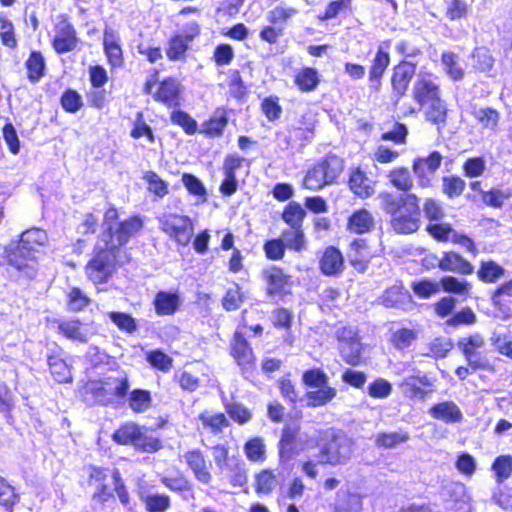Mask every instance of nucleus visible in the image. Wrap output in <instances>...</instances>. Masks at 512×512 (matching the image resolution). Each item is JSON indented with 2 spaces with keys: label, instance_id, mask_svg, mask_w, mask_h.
Instances as JSON below:
<instances>
[{
  "label": "nucleus",
  "instance_id": "1",
  "mask_svg": "<svg viewBox=\"0 0 512 512\" xmlns=\"http://www.w3.org/2000/svg\"><path fill=\"white\" fill-rule=\"evenodd\" d=\"M379 198L383 210L391 215V225L397 233H413L419 228L420 210L414 194L398 197L392 193H381Z\"/></svg>",
  "mask_w": 512,
  "mask_h": 512
},
{
  "label": "nucleus",
  "instance_id": "2",
  "mask_svg": "<svg viewBox=\"0 0 512 512\" xmlns=\"http://www.w3.org/2000/svg\"><path fill=\"white\" fill-rule=\"evenodd\" d=\"M343 161L337 156H328L306 173L303 185L310 190H319L332 183L342 172Z\"/></svg>",
  "mask_w": 512,
  "mask_h": 512
},
{
  "label": "nucleus",
  "instance_id": "3",
  "mask_svg": "<svg viewBox=\"0 0 512 512\" xmlns=\"http://www.w3.org/2000/svg\"><path fill=\"white\" fill-rule=\"evenodd\" d=\"M161 230L176 243L187 246L193 236L194 227L188 216L167 213L159 218Z\"/></svg>",
  "mask_w": 512,
  "mask_h": 512
},
{
  "label": "nucleus",
  "instance_id": "4",
  "mask_svg": "<svg viewBox=\"0 0 512 512\" xmlns=\"http://www.w3.org/2000/svg\"><path fill=\"white\" fill-rule=\"evenodd\" d=\"M352 441L344 435H333L320 450L319 463L333 466L346 464L352 457Z\"/></svg>",
  "mask_w": 512,
  "mask_h": 512
},
{
  "label": "nucleus",
  "instance_id": "5",
  "mask_svg": "<svg viewBox=\"0 0 512 512\" xmlns=\"http://www.w3.org/2000/svg\"><path fill=\"white\" fill-rule=\"evenodd\" d=\"M143 226L141 218L138 216L130 217L115 226L109 227V233L102 235L106 249H115L128 242L130 237L135 235Z\"/></svg>",
  "mask_w": 512,
  "mask_h": 512
},
{
  "label": "nucleus",
  "instance_id": "6",
  "mask_svg": "<svg viewBox=\"0 0 512 512\" xmlns=\"http://www.w3.org/2000/svg\"><path fill=\"white\" fill-rule=\"evenodd\" d=\"M412 97L421 107L439 98L440 86L437 77L429 72H419L412 87Z\"/></svg>",
  "mask_w": 512,
  "mask_h": 512
},
{
  "label": "nucleus",
  "instance_id": "7",
  "mask_svg": "<svg viewBox=\"0 0 512 512\" xmlns=\"http://www.w3.org/2000/svg\"><path fill=\"white\" fill-rule=\"evenodd\" d=\"M299 432L300 428L296 425L283 428L278 445L280 463L284 464L289 462L304 449V441Z\"/></svg>",
  "mask_w": 512,
  "mask_h": 512
},
{
  "label": "nucleus",
  "instance_id": "8",
  "mask_svg": "<svg viewBox=\"0 0 512 512\" xmlns=\"http://www.w3.org/2000/svg\"><path fill=\"white\" fill-rule=\"evenodd\" d=\"M111 249L104 248L86 266V274L95 284L107 282L113 272Z\"/></svg>",
  "mask_w": 512,
  "mask_h": 512
},
{
  "label": "nucleus",
  "instance_id": "9",
  "mask_svg": "<svg viewBox=\"0 0 512 512\" xmlns=\"http://www.w3.org/2000/svg\"><path fill=\"white\" fill-rule=\"evenodd\" d=\"M484 346V337L479 333L461 337L457 343V347L461 350L469 366L473 370L483 368L485 366V360L481 356L480 352Z\"/></svg>",
  "mask_w": 512,
  "mask_h": 512
},
{
  "label": "nucleus",
  "instance_id": "10",
  "mask_svg": "<svg viewBox=\"0 0 512 512\" xmlns=\"http://www.w3.org/2000/svg\"><path fill=\"white\" fill-rule=\"evenodd\" d=\"M28 232H22L19 239L5 250L7 261L18 270L28 267L32 259V242L25 238Z\"/></svg>",
  "mask_w": 512,
  "mask_h": 512
},
{
  "label": "nucleus",
  "instance_id": "11",
  "mask_svg": "<svg viewBox=\"0 0 512 512\" xmlns=\"http://www.w3.org/2000/svg\"><path fill=\"white\" fill-rule=\"evenodd\" d=\"M182 458L198 482L210 485L212 482L211 463L206 459L203 451L197 448L190 449L182 455Z\"/></svg>",
  "mask_w": 512,
  "mask_h": 512
},
{
  "label": "nucleus",
  "instance_id": "12",
  "mask_svg": "<svg viewBox=\"0 0 512 512\" xmlns=\"http://www.w3.org/2000/svg\"><path fill=\"white\" fill-rule=\"evenodd\" d=\"M78 45L76 30L64 17H60L56 24L53 48L59 54L73 51Z\"/></svg>",
  "mask_w": 512,
  "mask_h": 512
},
{
  "label": "nucleus",
  "instance_id": "13",
  "mask_svg": "<svg viewBox=\"0 0 512 512\" xmlns=\"http://www.w3.org/2000/svg\"><path fill=\"white\" fill-rule=\"evenodd\" d=\"M339 349L343 360L350 365H357L361 360V343L357 335L350 328L339 332Z\"/></svg>",
  "mask_w": 512,
  "mask_h": 512
},
{
  "label": "nucleus",
  "instance_id": "14",
  "mask_svg": "<svg viewBox=\"0 0 512 512\" xmlns=\"http://www.w3.org/2000/svg\"><path fill=\"white\" fill-rule=\"evenodd\" d=\"M128 379L126 376L109 377L100 386H95V401L100 404H108L113 401L112 396L123 397L128 390Z\"/></svg>",
  "mask_w": 512,
  "mask_h": 512
},
{
  "label": "nucleus",
  "instance_id": "15",
  "mask_svg": "<svg viewBox=\"0 0 512 512\" xmlns=\"http://www.w3.org/2000/svg\"><path fill=\"white\" fill-rule=\"evenodd\" d=\"M415 72L416 66L408 61H403L393 68L391 85L396 101L405 95Z\"/></svg>",
  "mask_w": 512,
  "mask_h": 512
},
{
  "label": "nucleus",
  "instance_id": "16",
  "mask_svg": "<svg viewBox=\"0 0 512 512\" xmlns=\"http://www.w3.org/2000/svg\"><path fill=\"white\" fill-rule=\"evenodd\" d=\"M231 355L243 369H248L254 364L252 348L240 331L234 333L231 341Z\"/></svg>",
  "mask_w": 512,
  "mask_h": 512
},
{
  "label": "nucleus",
  "instance_id": "17",
  "mask_svg": "<svg viewBox=\"0 0 512 512\" xmlns=\"http://www.w3.org/2000/svg\"><path fill=\"white\" fill-rule=\"evenodd\" d=\"M442 156L438 152L431 153L426 158H417L413 163V171L419 179L421 186L429 184V176L434 174L439 168Z\"/></svg>",
  "mask_w": 512,
  "mask_h": 512
},
{
  "label": "nucleus",
  "instance_id": "18",
  "mask_svg": "<svg viewBox=\"0 0 512 512\" xmlns=\"http://www.w3.org/2000/svg\"><path fill=\"white\" fill-rule=\"evenodd\" d=\"M198 34L197 27L193 28L190 33H182L173 36L166 49V55L170 61H179L185 58L189 44Z\"/></svg>",
  "mask_w": 512,
  "mask_h": 512
},
{
  "label": "nucleus",
  "instance_id": "19",
  "mask_svg": "<svg viewBox=\"0 0 512 512\" xmlns=\"http://www.w3.org/2000/svg\"><path fill=\"white\" fill-rule=\"evenodd\" d=\"M182 90L183 87L178 80L168 78L160 83L155 98L168 107H176L180 105Z\"/></svg>",
  "mask_w": 512,
  "mask_h": 512
},
{
  "label": "nucleus",
  "instance_id": "20",
  "mask_svg": "<svg viewBox=\"0 0 512 512\" xmlns=\"http://www.w3.org/2000/svg\"><path fill=\"white\" fill-rule=\"evenodd\" d=\"M319 267L326 276L340 274L344 268V259L340 250L333 246L327 247L319 260Z\"/></svg>",
  "mask_w": 512,
  "mask_h": 512
},
{
  "label": "nucleus",
  "instance_id": "21",
  "mask_svg": "<svg viewBox=\"0 0 512 512\" xmlns=\"http://www.w3.org/2000/svg\"><path fill=\"white\" fill-rule=\"evenodd\" d=\"M103 46L108 63L111 67H121L124 62L122 48L119 43V36L112 29H105Z\"/></svg>",
  "mask_w": 512,
  "mask_h": 512
},
{
  "label": "nucleus",
  "instance_id": "22",
  "mask_svg": "<svg viewBox=\"0 0 512 512\" xmlns=\"http://www.w3.org/2000/svg\"><path fill=\"white\" fill-rule=\"evenodd\" d=\"M432 418L445 423H459L463 419V413L453 401H443L433 405L429 409Z\"/></svg>",
  "mask_w": 512,
  "mask_h": 512
},
{
  "label": "nucleus",
  "instance_id": "23",
  "mask_svg": "<svg viewBox=\"0 0 512 512\" xmlns=\"http://www.w3.org/2000/svg\"><path fill=\"white\" fill-rule=\"evenodd\" d=\"M390 56L387 52L383 51L380 47L372 60L369 69V82L370 88L374 91H379L381 87V79L385 70L389 66Z\"/></svg>",
  "mask_w": 512,
  "mask_h": 512
},
{
  "label": "nucleus",
  "instance_id": "24",
  "mask_svg": "<svg viewBox=\"0 0 512 512\" xmlns=\"http://www.w3.org/2000/svg\"><path fill=\"white\" fill-rule=\"evenodd\" d=\"M58 330L63 336L73 341L87 342L89 338L88 327L77 319L59 321Z\"/></svg>",
  "mask_w": 512,
  "mask_h": 512
},
{
  "label": "nucleus",
  "instance_id": "25",
  "mask_svg": "<svg viewBox=\"0 0 512 512\" xmlns=\"http://www.w3.org/2000/svg\"><path fill=\"white\" fill-rule=\"evenodd\" d=\"M263 275L270 295L282 293L289 286L290 277L276 266L266 269Z\"/></svg>",
  "mask_w": 512,
  "mask_h": 512
},
{
  "label": "nucleus",
  "instance_id": "26",
  "mask_svg": "<svg viewBox=\"0 0 512 512\" xmlns=\"http://www.w3.org/2000/svg\"><path fill=\"white\" fill-rule=\"evenodd\" d=\"M349 186L352 192L361 198H368L375 192L374 182L359 168L352 171Z\"/></svg>",
  "mask_w": 512,
  "mask_h": 512
},
{
  "label": "nucleus",
  "instance_id": "27",
  "mask_svg": "<svg viewBox=\"0 0 512 512\" xmlns=\"http://www.w3.org/2000/svg\"><path fill=\"white\" fill-rule=\"evenodd\" d=\"M63 352L50 355L48 358L49 369L54 379L59 383H69L72 381L70 365L63 357Z\"/></svg>",
  "mask_w": 512,
  "mask_h": 512
},
{
  "label": "nucleus",
  "instance_id": "28",
  "mask_svg": "<svg viewBox=\"0 0 512 512\" xmlns=\"http://www.w3.org/2000/svg\"><path fill=\"white\" fill-rule=\"evenodd\" d=\"M181 304L179 295L176 292L160 291L154 299V306L158 315H172Z\"/></svg>",
  "mask_w": 512,
  "mask_h": 512
},
{
  "label": "nucleus",
  "instance_id": "29",
  "mask_svg": "<svg viewBox=\"0 0 512 512\" xmlns=\"http://www.w3.org/2000/svg\"><path fill=\"white\" fill-rule=\"evenodd\" d=\"M439 267L444 271H453L469 275L473 273V266L454 252L444 253L438 261Z\"/></svg>",
  "mask_w": 512,
  "mask_h": 512
},
{
  "label": "nucleus",
  "instance_id": "30",
  "mask_svg": "<svg viewBox=\"0 0 512 512\" xmlns=\"http://www.w3.org/2000/svg\"><path fill=\"white\" fill-rule=\"evenodd\" d=\"M374 225L372 214L366 209L355 211L349 218L348 229L357 234L370 231Z\"/></svg>",
  "mask_w": 512,
  "mask_h": 512
},
{
  "label": "nucleus",
  "instance_id": "31",
  "mask_svg": "<svg viewBox=\"0 0 512 512\" xmlns=\"http://www.w3.org/2000/svg\"><path fill=\"white\" fill-rule=\"evenodd\" d=\"M336 394V389L329 386L327 383L307 392V404L311 407L323 406L333 400Z\"/></svg>",
  "mask_w": 512,
  "mask_h": 512
},
{
  "label": "nucleus",
  "instance_id": "32",
  "mask_svg": "<svg viewBox=\"0 0 512 512\" xmlns=\"http://www.w3.org/2000/svg\"><path fill=\"white\" fill-rule=\"evenodd\" d=\"M472 115L484 129L495 130L499 122V112L490 107L473 108Z\"/></svg>",
  "mask_w": 512,
  "mask_h": 512
},
{
  "label": "nucleus",
  "instance_id": "33",
  "mask_svg": "<svg viewBox=\"0 0 512 512\" xmlns=\"http://www.w3.org/2000/svg\"><path fill=\"white\" fill-rule=\"evenodd\" d=\"M277 485V475L271 469H263L255 475V491L259 494H269Z\"/></svg>",
  "mask_w": 512,
  "mask_h": 512
},
{
  "label": "nucleus",
  "instance_id": "34",
  "mask_svg": "<svg viewBox=\"0 0 512 512\" xmlns=\"http://www.w3.org/2000/svg\"><path fill=\"white\" fill-rule=\"evenodd\" d=\"M426 105V120L436 125L444 124L447 118V106L445 101L439 97L436 100L428 102Z\"/></svg>",
  "mask_w": 512,
  "mask_h": 512
},
{
  "label": "nucleus",
  "instance_id": "35",
  "mask_svg": "<svg viewBox=\"0 0 512 512\" xmlns=\"http://www.w3.org/2000/svg\"><path fill=\"white\" fill-rule=\"evenodd\" d=\"M244 453L249 461L263 463L266 460V445L261 437H254L244 445Z\"/></svg>",
  "mask_w": 512,
  "mask_h": 512
},
{
  "label": "nucleus",
  "instance_id": "36",
  "mask_svg": "<svg viewBox=\"0 0 512 512\" xmlns=\"http://www.w3.org/2000/svg\"><path fill=\"white\" fill-rule=\"evenodd\" d=\"M390 183L398 190L407 192L413 187V179L407 168L397 167L388 174Z\"/></svg>",
  "mask_w": 512,
  "mask_h": 512
},
{
  "label": "nucleus",
  "instance_id": "37",
  "mask_svg": "<svg viewBox=\"0 0 512 512\" xmlns=\"http://www.w3.org/2000/svg\"><path fill=\"white\" fill-rule=\"evenodd\" d=\"M141 427L135 423L128 422L119 427L113 434V440L119 444L134 446Z\"/></svg>",
  "mask_w": 512,
  "mask_h": 512
},
{
  "label": "nucleus",
  "instance_id": "38",
  "mask_svg": "<svg viewBox=\"0 0 512 512\" xmlns=\"http://www.w3.org/2000/svg\"><path fill=\"white\" fill-rule=\"evenodd\" d=\"M282 241L285 248L300 252L306 246V239L302 228H290L282 232Z\"/></svg>",
  "mask_w": 512,
  "mask_h": 512
},
{
  "label": "nucleus",
  "instance_id": "39",
  "mask_svg": "<svg viewBox=\"0 0 512 512\" xmlns=\"http://www.w3.org/2000/svg\"><path fill=\"white\" fill-rule=\"evenodd\" d=\"M505 273L502 266L494 261H482L477 272L478 278L486 283H494L498 281Z\"/></svg>",
  "mask_w": 512,
  "mask_h": 512
},
{
  "label": "nucleus",
  "instance_id": "40",
  "mask_svg": "<svg viewBox=\"0 0 512 512\" xmlns=\"http://www.w3.org/2000/svg\"><path fill=\"white\" fill-rule=\"evenodd\" d=\"M446 74L454 81L464 77V69L459 63V57L453 52H444L441 57Z\"/></svg>",
  "mask_w": 512,
  "mask_h": 512
},
{
  "label": "nucleus",
  "instance_id": "41",
  "mask_svg": "<svg viewBox=\"0 0 512 512\" xmlns=\"http://www.w3.org/2000/svg\"><path fill=\"white\" fill-rule=\"evenodd\" d=\"M306 212L297 202H290L284 209L282 218L290 228H302Z\"/></svg>",
  "mask_w": 512,
  "mask_h": 512
},
{
  "label": "nucleus",
  "instance_id": "42",
  "mask_svg": "<svg viewBox=\"0 0 512 512\" xmlns=\"http://www.w3.org/2000/svg\"><path fill=\"white\" fill-rule=\"evenodd\" d=\"M295 83L303 92L313 91L319 83L318 72L314 68H303L297 73Z\"/></svg>",
  "mask_w": 512,
  "mask_h": 512
},
{
  "label": "nucleus",
  "instance_id": "43",
  "mask_svg": "<svg viewBox=\"0 0 512 512\" xmlns=\"http://www.w3.org/2000/svg\"><path fill=\"white\" fill-rule=\"evenodd\" d=\"M199 420L204 428L210 429L212 432H220L224 427L229 425L226 416L223 413H213L204 411L199 414Z\"/></svg>",
  "mask_w": 512,
  "mask_h": 512
},
{
  "label": "nucleus",
  "instance_id": "44",
  "mask_svg": "<svg viewBox=\"0 0 512 512\" xmlns=\"http://www.w3.org/2000/svg\"><path fill=\"white\" fill-rule=\"evenodd\" d=\"M410 296L401 286L388 288L381 297V302L386 307H400Z\"/></svg>",
  "mask_w": 512,
  "mask_h": 512
},
{
  "label": "nucleus",
  "instance_id": "45",
  "mask_svg": "<svg viewBox=\"0 0 512 512\" xmlns=\"http://www.w3.org/2000/svg\"><path fill=\"white\" fill-rule=\"evenodd\" d=\"M226 125L227 116L225 109L217 108L210 120L203 125V129L210 136H218L223 132Z\"/></svg>",
  "mask_w": 512,
  "mask_h": 512
},
{
  "label": "nucleus",
  "instance_id": "46",
  "mask_svg": "<svg viewBox=\"0 0 512 512\" xmlns=\"http://www.w3.org/2000/svg\"><path fill=\"white\" fill-rule=\"evenodd\" d=\"M134 447L143 452L151 453L161 449L162 444L160 440L152 433H149L146 428L141 427L139 437H137Z\"/></svg>",
  "mask_w": 512,
  "mask_h": 512
},
{
  "label": "nucleus",
  "instance_id": "47",
  "mask_svg": "<svg viewBox=\"0 0 512 512\" xmlns=\"http://www.w3.org/2000/svg\"><path fill=\"white\" fill-rule=\"evenodd\" d=\"M492 470L495 473L496 481L498 483H502L508 479L512 475V456H498L492 464Z\"/></svg>",
  "mask_w": 512,
  "mask_h": 512
},
{
  "label": "nucleus",
  "instance_id": "48",
  "mask_svg": "<svg viewBox=\"0 0 512 512\" xmlns=\"http://www.w3.org/2000/svg\"><path fill=\"white\" fill-rule=\"evenodd\" d=\"M417 340V332L408 328H401L391 335V343L398 350L410 347Z\"/></svg>",
  "mask_w": 512,
  "mask_h": 512
},
{
  "label": "nucleus",
  "instance_id": "49",
  "mask_svg": "<svg viewBox=\"0 0 512 512\" xmlns=\"http://www.w3.org/2000/svg\"><path fill=\"white\" fill-rule=\"evenodd\" d=\"M18 501V495L3 477L0 479V507L6 512H12L13 506Z\"/></svg>",
  "mask_w": 512,
  "mask_h": 512
},
{
  "label": "nucleus",
  "instance_id": "50",
  "mask_svg": "<svg viewBox=\"0 0 512 512\" xmlns=\"http://www.w3.org/2000/svg\"><path fill=\"white\" fill-rule=\"evenodd\" d=\"M409 439V434L403 431H395L388 433H379L376 436L375 443L379 447L393 448L400 443H404Z\"/></svg>",
  "mask_w": 512,
  "mask_h": 512
},
{
  "label": "nucleus",
  "instance_id": "51",
  "mask_svg": "<svg viewBox=\"0 0 512 512\" xmlns=\"http://www.w3.org/2000/svg\"><path fill=\"white\" fill-rule=\"evenodd\" d=\"M129 406L135 412H144L151 406V395L147 390H133L129 398Z\"/></svg>",
  "mask_w": 512,
  "mask_h": 512
},
{
  "label": "nucleus",
  "instance_id": "52",
  "mask_svg": "<svg viewBox=\"0 0 512 512\" xmlns=\"http://www.w3.org/2000/svg\"><path fill=\"white\" fill-rule=\"evenodd\" d=\"M453 348V342L446 337H438L429 343V353L425 355L434 358H444Z\"/></svg>",
  "mask_w": 512,
  "mask_h": 512
},
{
  "label": "nucleus",
  "instance_id": "53",
  "mask_svg": "<svg viewBox=\"0 0 512 512\" xmlns=\"http://www.w3.org/2000/svg\"><path fill=\"white\" fill-rule=\"evenodd\" d=\"M440 285L443 290L449 293L465 295L471 289V285L465 280H459L452 276H446L441 279Z\"/></svg>",
  "mask_w": 512,
  "mask_h": 512
},
{
  "label": "nucleus",
  "instance_id": "54",
  "mask_svg": "<svg viewBox=\"0 0 512 512\" xmlns=\"http://www.w3.org/2000/svg\"><path fill=\"white\" fill-rule=\"evenodd\" d=\"M146 360L151 366L163 372H168L173 364V359L161 350L147 352Z\"/></svg>",
  "mask_w": 512,
  "mask_h": 512
},
{
  "label": "nucleus",
  "instance_id": "55",
  "mask_svg": "<svg viewBox=\"0 0 512 512\" xmlns=\"http://www.w3.org/2000/svg\"><path fill=\"white\" fill-rule=\"evenodd\" d=\"M429 382L426 377L417 378L414 376H410L404 379L402 386L404 391L409 394L411 397H423L425 392L421 388V386L428 385Z\"/></svg>",
  "mask_w": 512,
  "mask_h": 512
},
{
  "label": "nucleus",
  "instance_id": "56",
  "mask_svg": "<svg viewBox=\"0 0 512 512\" xmlns=\"http://www.w3.org/2000/svg\"><path fill=\"white\" fill-rule=\"evenodd\" d=\"M110 320L122 331L132 333L136 330V322L134 318L122 312H109Z\"/></svg>",
  "mask_w": 512,
  "mask_h": 512
},
{
  "label": "nucleus",
  "instance_id": "57",
  "mask_svg": "<svg viewBox=\"0 0 512 512\" xmlns=\"http://www.w3.org/2000/svg\"><path fill=\"white\" fill-rule=\"evenodd\" d=\"M61 105L65 111L76 113L83 106L81 95L75 90H67L61 97Z\"/></svg>",
  "mask_w": 512,
  "mask_h": 512
},
{
  "label": "nucleus",
  "instance_id": "58",
  "mask_svg": "<svg viewBox=\"0 0 512 512\" xmlns=\"http://www.w3.org/2000/svg\"><path fill=\"white\" fill-rule=\"evenodd\" d=\"M171 121L179 126H181L184 131L192 135L197 130L196 121L186 112L184 111H173L171 113Z\"/></svg>",
  "mask_w": 512,
  "mask_h": 512
},
{
  "label": "nucleus",
  "instance_id": "59",
  "mask_svg": "<svg viewBox=\"0 0 512 512\" xmlns=\"http://www.w3.org/2000/svg\"><path fill=\"white\" fill-rule=\"evenodd\" d=\"M297 13L298 11L295 8H285L282 6H277L268 12L267 20L271 24L277 25L279 23L287 22L291 17H293Z\"/></svg>",
  "mask_w": 512,
  "mask_h": 512
},
{
  "label": "nucleus",
  "instance_id": "60",
  "mask_svg": "<svg viewBox=\"0 0 512 512\" xmlns=\"http://www.w3.org/2000/svg\"><path fill=\"white\" fill-rule=\"evenodd\" d=\"M465 189V182L460 177L450 176L443 179V191L449 198L458 197Z\"/></svg>",
  "mask_w": 512,
  "mask_h": 512
},
{
  "label": "nucleus",
  "instance_id": "61",
  "mask_svg": "<svg viewBox=\"0 0 512 512\" xmlns=\"http://www.w3.org/2000/svg\"><path fill=\"white\" fill-rule=\"evenodd\" d=\"M265 255L270 260H281L285 255V245L282 239H272L265 242L263 246Z\"/></svg>",
  "mask_w": 512,
  "mask_h": 512
},
{
  "label": "nucleus",
  "instance_id": "62",
  "mask_svg": "<svg viewBox=\"0 0 512 512\" xmlns=\"http://www.w3.org/2000/svg\"><path fill=\"white\" fill-rule=\"evenodd\" d=\"M2 136L8 145V149L12 154H18L20 150V143L15 127L11 122H6L2 128Z\"/></svg>",
  "mask_w": 512,
  "mask_h": 512
},
{
  "label": "nucleus",
  "instance_id": "63",
  "mask_svg": "<svg viewBox=\"0 0 512 512\" xmlns=\"http://www.w3.org/2000/svg\"><path fill=\"white\" fill-rule=\"evenodd\" d=\"M143 136L147 138L149 143H153L155 140L152 129L143 120L142 113H138L134 122V127L131 131V137L134 139H139Z\"/></svg>",
  "mask_w": 512,
  "mask_h": 512
},
{
  "label": "nucleus",
  "instance_id": "64",
  "mask_svg": "<svg viewBox=\"0 0 512 512\" xmlns=\"http://www.w3.org/2000/svg\"><path fill=\"white\" fill-rule=\"evenodd\" d=\"M145 504L149 512H164L170 506V499L165 495H149L146 497Z\"/></svg>",
  "mask_w": 512,
  "mask_h": 512
}]
</instances>
